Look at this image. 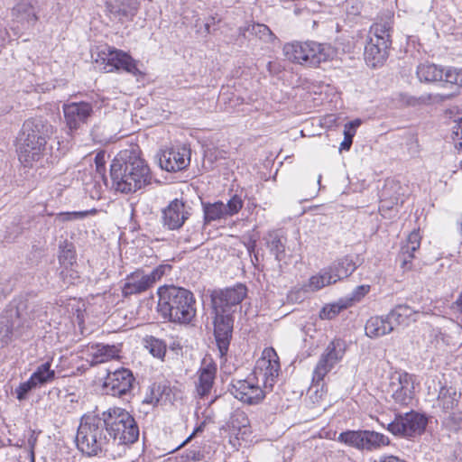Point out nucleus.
I'll return each mask as SVG.
<instances>
[{
    "mask_svg": "<svg viewBox=\"0 0 462 462\" xmlns=\"http://www.w3.org/2000/svg\"><path fill=\"white\" fill-rule=\"evenodd\" d=\"M112 188L121 193H133L151 184L148 164L141 158L138 148L121 151L110 166Z\"/></svg>",
    "mask_w": 462,
    "mask_h": 462,
    "instance_id": "1",
    "label": "nucleus"
},
{
    "mask_svg": "<svg viewBox=\"0 0 462 462\" xmlns=\"http://www.w3.org/2000/svg\"><path fill=\"white\" fill-rule=\"evenodd\" d=\"M157 311L163 319L178 324H189L196 317L193 293L182 287L164 285L158 289Z\"/></svg>",
    "mask_w": 462,
    "mask_h": 462,
    "instance_id": "2",
    "label": "nucleus"
},
{
    "mask_svg": "<svg viewBox=\"0 0 462 462\" xmlns=\"http://www.w3.org/2000/svg\"><path fill=\"white\" fill-rule=\"evenodd\" d=\"M53 127L42 117H32L24 121L18 137L17 152L21 162L32 165L43 155L47 140Z\"/></svg>",
    "mask_w": 462,
    "mask_h": 462,
    "instance_id": "3",
    "label": "nucleus"
},
{
    "mask_svg": "<svg viewBox=\"0 0 462 462\" xmlns=\"http://www.w3.org/2000/svg\"><path fill=\"white\" fill-rule=\"evenodd\" d=\"M104 411L101 414H86L81 417L76 435L78 448L87 456H97L107 451L112 444L106 432Z\"/></svg>",
    "mask_w": 462,
    "mask_h": 462,
    "instance_id": "4",
    "label": "nucleus"
},
{
    "mask_svg": "<svg viewBox=\"0 0 462 462\" xmlns=\"http://www.w3.org/2000/svg\"><path fill=\"white\" fill-rule=\"evenodd\" d=\"M106 432L112 445L128 446L139 438V428L134 417L125 409L109 408L104 411Z\"/></svg>",
    "mask_w": 462,
    "mask_h": 462,
    "instance_id": "5",
    "label": "nucleus"
},
{
    "mask_svg": "<svg viewBox=\"0 0 462 462\" xmlns=\"http://www.w3.org/2000/svg\"><path fill=\"white\" fill-rule=\"evenodd\" d=\"M283 51L288 60L308 66H319L334 55L330 45L316 42L287 43L283 47Z\"/></svg>",
    "mask_w": 462,
    "mask_h": 462,
    "instance_id": "6",
    "label": "nucleus"
},
{
    "mask_svg": "<svg viewBox=\"0 0 462 462\" xmlns=\"http://www.w3.org/2000/svg\"><path fill=\"white\" fill-rule=\"evenodd\" d=\"M427 424L426 416L411 411L404 414H397L394 420L388 423L387 430L394 436L414 438L424 432Z\"/></svg>",
    "mask_w": 462,
    "mask_h": 462,
    "instance_id": "7",
    "label": "nucleus"
},
{
    "mask_svg": "<svg viewBox=\"0 0 462 462\" xmlns=\"http://www.w3.org/2000/svg\"><path fill=\"white\" fill-rule=\"evenodd\" d=\"M346 342L337 338L331 341L319 356L312 373V382L319 386L325 376L343 358L346 352Z\"/></svg>",
    "mask_w": 462,
    "mask_h": 462,
    "instance_id": "8",
    "label": "nucleus"
},
{
    "mask_svg": "<svg viewBox=\"0 0 462 462\" xmlns=\"http://www.w3.org/2000/svg\"><path fill=\"white\" fill-rule=\"evenodd\" d=\"M171 269L168 265H160L154 268L151 273L138 269L125 278V282L122 288V293L125 297L140 294L146 291L153 286L165 273Z\"/></svg>",
    "mask_w": 462,
    "mask_h": 462,
    "instance_id": "9",
    "label": "nucleus"
},
{
    "mask_svg": "<svg viewBox=\"0 0 462 462\" xmlns=\"http://www.w3.org/2000/svg\"><path fill=\"white\" fill-rule=\"evenodd\" d=\"M228 391L240 402L254 405L264 399L267 390L253 374H250L245 379H232Z\"/></svg>",
    "mask_w": 462,
    "mask_h": 462,
    "instance_id": "10",
    "label": "nucleus"
},
{
    "mask_svg": "<svg viewBox=\"0 0 462 462\" xmlns=\"http://www.w3.org/2000/svg\"><path fill=\"white\" fill-rule=\"evenodd\" d=\"M387 393L394 404L410 405L414 399V377L406 372H395L390 377Z\"/></svg>",
    "mask_w": 462,
    "mask_h": 462,
    "instance_id": "11",
    "label": "nucleus"
},
{
    "mask_svg": "<svg viewBox=\"0 0 462 462\" xmlns=\"http://www.w3.org/2000/svg\"><path fill=\"white\" fill-rule=\"evenodd\" d=\"M279 358L273 348H266L263 356L256 362L253 375L263 384L267 391H272L279 375Z\"/></svg>",
    "mask_w": 462,
    "mask_h": 462,
    "instance_id": "12",
    "label": "nucleus"
},
{
    "mask_svg": "<svg viewBox=\"0 0 462 462\" xmlns=\"http://www.w3.org/2000/svg\"><path fill=\"white\" fill-rule=\"evenodd\" d=\"M247 289L243 284L215 291L211 294V301L214 313L229 314L236 312L238 305L245 298Z\"/></svg>",
    "mask_w": 462,
    "mask_h": 462,
    "instance_id": "13",
    "label": "nucleus"
},
{
    "mask_svg": "<svg viewBox=\"0 0 462 462\" xmlns=\"http://www.w3.org/2000/svg\"><path fill=\"white\" fill-rule=\"evenodd\" d=\"M65 125L68 128V134L82 129L88 124L93 114V107L88 102H71L62 106Z\"/></svg>",
    "mask_w": 462,
    "mask_h": 462,
    "instance_id": "14",
    "label": "nucleus"
},
{
    "mask_svg": "<svg viewBox=\"0 0 462 462\" xmlns=\"http://www.w3.org/2000/svg\"><path fill=\"white\" fill-rule=\"evenodd\" d=\"M134 380L131 370L120 368L107 373L103 383V388L107 394L122 397L130 393Z\"/></svg>",
    "mask_w": 462,
    "mask_h": 462,
    "instance_id": "15",
    "label": "nucleus"
},
{
    "mask_svg": "<svg viewBox=\"0 0 462 462\" xmlns=\"http://www.w3.org/2000/svg\"><path fill=\"white\" fill-rule=\"evenodd\" d=\"M98 57L106 64L104 69L106 72L124 70L133 75L139 73L135 60L128 53L121 50L108 47L106 51H103L98 54Z\"/></svg>",
    "mask_w": 462,
    "mask_h": 462,
    "instance_id": "16",
    "label": "nucleus"
},
{
    "mask_svg": "<svg viewBox=\"0 0 462 462\" xmlns=\"http://www.w3.org/2000/svg\"><path fill=\"white\" fill-rule=\"evenodd\" d=\"M243 200L238 196H233L226 204L222 201L202 203L206 223L220 220L234 216L243 208Z\"/></svg>",
    "mask_w": 462,
    "mask_h": 462,
    "instance_id": "17",
    "label": "nucleus"
},
{
    "mask_svg": "<svg viewBox=\"0 0 462 462\" xmlns=\"http://www.w3.org/2000/svg\"><path fill=\"white\" fill-rule=\"evenodd\" d=\"M190 162V150L186 146L171 147L162 151L159 155V164L167 171L184 170Z\"/></svg>",
    "mask_w": 462,
    "mask_h": 462,
    "instance_id": "18",
    "label": "nucleus"
},
{
    "mask_svg": "<svg viewBox=\"0 0 462 462\" xmlns=\"http://www.w3.org/2000/svg\"><path fill=\"white\" fill-rule=\"evenodd\" d=\"M214 335L221 356L226 354L233 331V316L214 313Z\"/></svg>",
    "mask_w": 462,
    "mask_h": 462,
    "instance_id": "19",
    "label": "nucleus"
},
{
    "mask_svg": "<svg viewBox=\"0 0 462 462\" xmlns=\"http://www.w3.org/2000/svg\"><path fill=\"white\" fill-rule=\"evenodd\" d=\"M189 217L184 202L175 199L162 210V223L169 230L180 228Z\"/></svg>",
    "mask_w": 462,
    "mask_h": 462,
    "instance_id": "20",
    "label": "nucleus"
},
{
    "mask_svg": "<svg viewBox=\"0 0 462 462\" xmlns=\"http://www.w3.org/2000/svg\"><path fill=\"white\" fill-rule=\"evenodd\" d=\"M217 374V365L212 361L204 360L198 371L196 393L200 398L208 396L213 387Z\"/></svg>",
    "mask_w": 462,
    "mask_h": 462,
    "instance_id": "21",
    "label": "nucleus"
},
{
    "mask_svg": "<svg viewBox=\"0 0 462 462\" xmlns=\"http://www.w3.org/2000/svg\"><path fill=\"white\" fill-rule=\"evenodd\" d=\"M389 47L390 45L382 40L381 42L369 40L365 47L364 54L366 64L373 68L383 64L388 57Z\"/></svg>",
    "mask_w": 462,
    "mask_h": 462,
    "instance_id": "22",
    "label": "nucleus"
},
{
    "mask_svg": "<svg viewBox=\"0 0 462 462\" xmlns=\"http://www.w3.org/2000/svg\"><path fill=\"white\" fill-rule=\"evenodd\" d=\"M393 331V324L388 314L384 316H373L365 325V335L370 338H378Z\"/></svg>",
    "mask_w": 462,
    "mask_h": 462,
    "instance_id": "23",
    "label": "nucleus"
},
{
    "mask_svg": "<svg viewBox=\"0 0 462 462\" xmlns=\"http://www.w3.org/2000/svg\"><path fill=\"white\" fill-rule=\"evenodd\" d=\"M402 186L394 180L385 182L380 195L379 210L391 209L398 203H403L402 199Z\"/></svg>",
    "mask_w": 462,
    "mask_h": 462,
    "instance_id": "24",
    "label": "nucleus"
},
{
    "mask_svg": "<svg viewBox=\"0 0 462 462\" xmlns=\"http://www.w3.org/2000/svg\"><path fill=\"white\" fill-rule=\"evenodd\" d=\"M106 7L116 18L132 19L137 13L139 3L137 0H111L106 3Z\"/></svg>",
    "mask_w": 462,
    "mask_h": 462,
    "instance_id": "25",
    "label": "nucleus"
},
{
    "mask_svg": "<svg viewBox=\"0 0 462 462\" xmlns=\"http://www.w3.org/2000/svg\"><path fill=\"white\" fill-rule=\"evenodd\" d=\"M419 312L414 310L408 305L401 304L396 306L388 313L393 330L398 326H408L411 322L415 321V316Z\"/></svg>",
    "mask_w": 462,
    "mask_h": 462,
    "instance_id": "26",
    "label": "nucleus"
},
{
    "mask_svg": "<svg viewBox=\"0 0 462 462\" xmlns=\"http://www.w3.org/2000/svg\"><path fill=\"white\" fill-rule=\"evenodd\" d=\"M335 282L332 273L326 268L321 270L318 274L311 276L309 282L305 283L300 291L291 292V297L292 298L293 294L300 293V291H316Z\"/></svg>",
    "mask_w": 462,
    "mask_h": 462,
    "instance_id": "27",
    "label": "nucleus"
},
{
    "mask_svg": "<svg viewBox=\"0 0 462 462\" xmlns=\"http://www.w3.org/2000/svg\"><path fill=\"white\" fill-rule=\"evenodd\" d=\"M461 393L452 387L443 386L439 392L437 406L444 412H450L458 406Z\"/></svg>",
    "mask_w": 462,
    "mask_h": 462,
    "instance_id": "28",
    "label": "nucleus"
},
{
    "mask_svg": "<svg viewBox=\"0 0 462 462\" xmlns=\"http://www.w3.org/2000/svg\"><path fill=\"white\" fill-rule=\"evenodd\" d=\"M16 313L19 318H28L30 320H34L46 314L44 308L41 303L36 300H21L16 306Z\"/></svg>",
    "mask_w": 462,
    "mask_h": 462,
    "instance_id": "29",
    "label": "nucleus"
},
{
    "mask_svg": "<svg viewBox=\"0 0 462 462\" xmlns=\"http://www.w3.org/2000/svg\"><path fill=\"white\" fill-rule=\"evenodd\" d=\"M93 363L100 364L118 358L121 351L119 346L97 344L91 347Z\"/></svg>",
    "mask_w": 462,
    "mask_h": 462,
    "instance_id": "30",
    "label": "nucleus"
},
{
    "mask_svg": "<svg viewBox=\"0 0 462 462\" xmlns=\"http://www.w3.org/2000/svg\"><path fill=\"white\" fill-rule=\"evenodd\" d=\"M356 268V263L348 256L338 259L328 267L336 282L341 279L348 277L353 273Z\"/></svg>",
    "mask_w": 462,
    "mask_h": 462,
    "instance_id": "31",
    "label": "nucleus"
},
{
    "mask_svg": "<svg viewBox=\"0 0 462 462\" xmlns=\"http://www.w3.org/2000/svg\"><path fill=\"white\" fill-rule=\"evenodd\" d=\"M265 245L275 260L280 263L285 256V239L277 232H270L265 237Z\"/></svg>",
    "mask_w": 462,
    "mask_h": 462,
    "instance_id": "32",
    "label": "nucleus"
},
{
    "mask_svg": "<svg viewBox=\"0 0 462 462\" xmlns=\"http://www.w3.org/2000/svg\"><path fill=\"white\" fill-rule=\"evenodd\" d=\"M13 16L20 23L33 24L37 21L34 7L29 2L18 3L12 11Z\"/></svg>",
    "mask_w": 462,
    "mask_h": 462,
    "instance_id": "33",
    "label": "nucleus"
},
{
    "mask_svg": "<svg viewBox=\"0 0 462 462\" xmlns=\"http://www.w3.org/2000/svg\"><path fill=\"white\" fill-rule=\"evenodd\" d=\"M417 76L420 81H445V72L435 64H420L417 68Z\"/></svg>",
    "mask_w": 462,
    "mask_h": 462,
    "instance_id": "34",
    "label": "nucleus"
},
{
    "mask_svg": "<svg viewBox=\"0 0 462 462\" xmlns=\"http://www.w3.org/2000/svg\"><path fill=\"white\" fill-rule=\"evenodd\" d=\"M51 361L40 365L30 376L37 386L46 384L55 379L56 373L51 368Z\"/></svg>",
    "mask_w": 462,
    "mask_h": 462,
    "instance_id": "35",
    "label": "nucleus"
},
{
    "mask_svg": "<svg viewBox=\"0 0 462 462\" xmlns=\"http://www.w3.org/2000/svg\"><path fill=\"white\" fill-rule=\"evenodd\" d=\"M390 29L391 23L389 21H385L383 23H374L369 31V40L378 42L381 40L386 42V44L390 45Z\"/></svg>",
    "mask_w": 462,
    "mask_h": 462,
    "instance_id": "36",
    "label": "nucleus"
},
{
    "mask_svg": "<svg viewBox=\"0 0 462 462\" xmlns=\"http://www.w3.org/2000/svg\"><path fill=\"white\" fill-rule=\"evenodd\" d=\"M144 346L149 352L157 358H162L166 353V344L162 339L153 336H146L143 339Z\"/></svg>",
    "mask_w": 462,
    "mask_h": 462,
    "instance_id": "37",
    "label": "nucleus"
},
{
    "mask_svg": "<svg viewBox=\"0 0 462 462\" xmlns=\"http://www.w3.org/2000/svg\"><path fill=\"white\" fill-rule=\"evenodd\" d=\"M245 32L264 42H271L275 39V35L269 27L263 23L250 24L245 28Z\"/></svg>",
    "mask_w": 462,
    "mask_h": 462,
    "instance_id": "38",
    "label": "nucleus"
},
{
    "mask_svg": "<svg viewBox=\"0 0 462 462\" xmlns=\"http://www.w3.org/2000/svg\"><path fill=\"white\" fill-rule=\"evenodd\" d=\"M389 444L390 439L387 436L374 430H367L366 451L376 450Z\"/></svg>",
    "mask_w": 462,
    "mask_h": 462,
    "instance_id": "39",
    "label": "nucleus"
},
{
    "mask_svg": "<svg viewBox=\"0 0 462 462\" xmlns=\"http://www.w3.org/2000/svg\"><path fill=\"white\" fill-rule=\"evenodd\" d=\"M361 125L360 119H356L346 123L344 126V140L340 143V150L348 151L352 145L353 138L357 127Z\"/></svg>",
    "mask_w": 462,
    "mask_h": 462,
    "instance_id": "40",
    "label": "nucleus"
},
{
    "mask_svg": "<svg viewBox=\"0 0 462 462\" xmlns=\"http://www.w3.org/2000/svg\"><path fill=\"white\" fill-rule=\"evenodd\" d=\"M350 302H346L344 300L332 304L326 305L319 312L321 319H332L340 313L341 310L347 309Z\"/></svg>",
    "mask_w": 462,
    "mask_h": 462,
    "instance_id": "41",
    "label": "nucleus"
},
{
    "mask_svg": "<svg viewBox=\"0 0 462 462\" xmlns=\"http://www.w3.org/2000/svg\"><path fill=\"white\" fill-rule=\"evenodd\" d=\"M96 213L97 209L95 208L84 211L60 212L56 215L55 220L59 222L76 221Z\"/></svg>",
    "mask_w": 462,
    "mask_h": 462,
    "instance_id": "42",
    "label": "nucleus"
},
{
    "mask_svg": "<svg viewBox=\"0 0 462 462\" xmlns=\"http://www.w3.org/2000/svg\"><path fill=\"white\" fill-rule=\"evenodd\" d=\"M361 430H346L341 432L337 437V441L348 447L358 449Z\"/></svg>",
    "mask_w": 462,
    "mask_h": 462,
    "instance_id": "43",
    "label": "nucleus"
},
{
    "mask_svg": "<svg viewBox=\"0 0 462 462\" xmlns=\"http://www.w3.org/2000/svg\"><path fill=\"white\" fill-rule=\"evenodd\" d=\"M448 416L445 419V425L451 430L458 431L462 430V410L452 411L448 412Z\"/></svg>",
    "mask_w": 462,
    "mask_h": 462,
    "instance_id": "44",
    "label": "nucleus"
},
{
    "mask_svg": "<svg viewBox=\"0 0 462 462\" xmlns=\"http://www.w3.org/2000/svg\"><path fill=\"white\" fill-rule=\"evenodd\" d=\"M420 236L419 232L412 231L407 238L406 244L402 246V251H407V254H413L420 248Z\"/></svg>",
    "mask_w": 462,
    "mask_h": 462,
    "instance_id": "45",
    "label": "nucleus"
},
{
    "mask_svg": "<svg viewBox=\"0 0 462 462\" xmlns=\"http://www.w3.org/2000/svg\"><path fill=\"white\" fill-rule=\"evenodd\" d=\"M36 387L37 384L30 377L26 382L21 383L19 386L15 389L16 398L19 401L25 400L27 398V394Z\"/></svg>",
    "mask_w": 462,
    "mask_h": 462,
    "instance_id": "46",
    "label": "nucleus"
},
{
    "mask_svg": "<svg viewBox=\"0 0 462 462\" xmlns=\"http://www.w3.org/2000/svg\"><path fill=\"white\" fill-rule=\"evenodd\" d=\"M203 459L204 454L199 449H188L180 457V462H199Z\"/></svg>",
    "mask_w": 462,
    "mask_h": 462,
    "instance_id": "47",
    "label": "nucleus"
},
{
    "mask_svg": "<svg viewBox=\"0 0 462 462\" xmlns=\"http://www.w3.org/2000/svg\"><path fill=\"white\" fill-rule=\"evenodd\" d=\"M370 291L369 285H360L357 286L351 293L350 297L346 300H344L346 302H350V306L356 301H359L365 295H366Z\"/></svg>",
    "mask_w": 462,
    "mask_h": 462,
    "instance_id": "48",
    "label": "nucleus"
},
{
    "mask_svg": "<svg viewBox=\"0 0 462 462\" xmlns=\"http://www.w3.org/2000/svg\"><path fill=\"white\" fill-rule=\"evenodd\" d=\"M445 81L451 84H457L462 87V69H448L445 72Z\"/></svg>",
    "mask_w": 462,
    "mask_h": 462,
    "instance_id": "49",
    "label": "nucleus"
},
{
    "mask_svg": "<svg viewBox=\"0 0 462 462\" xmlns=\"http://www.w3.org/2000/svg\"><path fill=\"white\" fill-rule=\"evenodd\" d=\"M12 335V329L8 325V322L0 321V342L6 344Z\"/></svg>",
    "mask_w": 462,
    "mask_h": 462,
    "instance_id": "50",
    "label": "nucleus"
},
{
    "mask_svg": "<svg viewBox=\"0 0 462 462\" xmlns=\"http://www.w3.org/2000/svg\"><path fill=\"white\" fill-rule=\"evenodd\" d=\"M398 258H399V261L401 262L402 268L410 269L411 266L409 264L411 263V260L414 258V255L407 254V251H402L401 249Z\"/></svg>",
    "mask_w": 462,
    "mask_h": 462,
    "instance_id": "51",
    "label": "nucleus"
},
{
    "mask_svg": "<svg viewBox=\"0 0 462 462\" xmlns=\"http://www.w3.org/2000/svg\"><path fill=\"white\" fill-rule=\"evenodd\" d=\"M452 138L456 145L462 147V123L453 127Z\"/></svg>",
    "mask_w": 462,
    "mask_h": 462,
    "instance_id": "52",
    "label": "nucleus"
},
{
    "mask_svg": "<svg viewBox=\"0 0 462 462\" xmlns=\"http://www.w3.org/2000/svg\"><path fill=\"white\" fill-rule=\"evenodd\" d=\"M313 388H316L315 390V401H319V399H321L324 395V393H326V390L324 389L325 388V384L324 383H321L319 384V386H317V384H315L313 382H312V385H311V389Z\"/></svg>",
    "mask_w": 462,
    "mask_h": 462,
    "instance_id": "53",
    "label": "nucleus"
},
{
    "mask_svg": "<svg viewBox=\"0 0 462 462\" xmlns=\"http://www.w3.org/2000/svg\"><path fill=\"white\" fill-rule=\"evenodd\" d=\"M59 258H60V262H64V261L68 260L69 263H72V260H73L74 256H73L72 251L70 249H68V250H62Z\"/></svg>",
    "mask_w": 462,
    "mask_h": 462,
    "instance_id": "54",
    "label": "nucleus"
},
{
    "mask_svg": "<svg viewBox=\"0 0 462 462\" xmlns=\"http://www.w3.org/2000/svg\"><path fill=\"white\" fill-rule=\"evenodd\" d=\"M358 450H366L367 430H361Z\"/></svg>",
    "mask_w": 462,
    "mask_h": 462,
    "instance_id": "55",
    "label": "nucleus"
},
{
    "mask_svg": "<svg viewBox=\"0 0 462 462\" xmlns=\"http://www.w3.org/2000/svg\"><path fill=\"white\" fill-rule=\"evenodd\" d=\"M103 155L97 154L95 158L97 171L102 173L105 171V162L103 161Z\"/></svg>",
    "mask_w": 462,
    "mask_h": 462,
    "instance_id": "56",
    "label": "nucleus"
},
{
    "mask_svg": "<svg viewBox=\"0 0 462 462\" xmlns=\"http://www.w3.org/2000/svg\"><path fill=\"white\" fill-rule=\"evenodd\" d=\"M246 248L250 254L254 253L255 248H256V239L250 238L248 243L246 244Z\"/></svg>",
    "mask_w": 462,
    "mask_h": 462,
    "instance_id": "57",
    "label": "nucleus"
},
{
    "mask_svg": "<svg viewBox=\"0 0 462 462\" xmlns=\"http://www.w3.org/2000/svg\"><path fill=\"white\" fill-rule=\"evenodd\" d=\"M215 23V18L214 17H210L208 19V21L206 22L204 27H205V32L207 33H211V25Z\"/></svg>",
    "mask_w": 462,
    "mask_h": 462,
    "instance_id": "58",
    "label": "nucleus"
},
{
    "mask_svg": "<svg viewBox=\"0 0 462 462\" xmlns=\"http://www.w3.org/2000/svg\"><path fill=\"white\" fill-rule=\"evenodd\" d=\"M195 435V432H193L189 437H188L180 445H179L174 450L180 449V448L184 447L188 442L190 441V439Z\"/></svg>",
    "mask_w": 462,
    "mask_h": 462,
    "instance_id": "59",
    "label": "nucleus"
},
{
    "mask_svg": "<svg viewBox=\"0 0 462 462\" xmlns=\"http://www.w3.org/2000/svg\"><path fill=\"white\" fill-rule=\"evenodd\" d=\"M456 304L459 310V311L462 313V292L459 294L456 300Z\"/></svg>",
    "mask_w": 462,
    "mask_h": 462,
    "instance_id": "60",
    "label": "nucleus"
},
{
    "mask_svg": "<svg viewBox=\"0 0 462 462\" xmlns=\"http://www.w3.org/2000/svg\"><path fill=\"white\" fill-rule=\"evenodd\" d=\"M144 402H147V403H157L159 402V399L158 398H145Z\"/></svg>",
    "mask_w": 462,
    "mask_h": 462,
    "instance_id": "61",
    "label": "nucleus"
},
{
    "mask_svg": "<svg viewBox=\"0 0 462 462\" xmlns=\"http://www.w3.org/2000/svg\"><path fill=\"white\" fill-rule=\"evenodd\" d=\"M5 294H4V291H3V287L2 285H0V300L2 299V297H4Z\"/></svg>",
    "mask_w": 462,
    "mask_h": 462,
    "instance_id": "62",
    "label": "nucleus"
},
{
    "mask_svg": "<svg viewBox=\"0 0 462 462\" xmlns=\"http://www.w3.org/2000/svg\"><path fill=\"white\" fill-rule=\"evenodd\" d=\"M254 258L256 261H258V253H254Z\"/></svg>",
    "mask_w": 462,
    "mask_h": 462,
    "instance_id": "63",
    "label": "nucleus"
},
{
    "mask_svg": "<svg viewBox=\"0 0 462 462\" xmlns=\"http://www.w3.org/2000/svg\"><path fill=\"white\" fill-rule=\"evenodd\" d=\"M321 175L319 176L318 182L320 183Z\"/></svg>",
    "mask_w": 462,
    "mask_h": 462,
    "instance_id": "64",
    "label": "nucleus"
}]
</instances>
